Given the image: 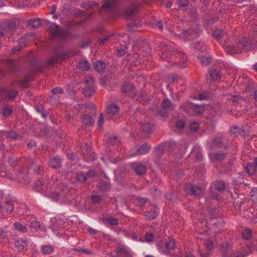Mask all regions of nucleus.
<instances>
[{"label":"nucleus","mask_w":257,"mask_h":257,"mask_svg":"<svg viewBox=\"0 0 257 257\" xmlns=\"http://www.w3.org/2000/svg\"><path fill=\"white\" fill-rule=\"evenodd\" d=\"M159 55L163 60L169 62V59L172 57V60L175 59V64L180 67H185L187 65V56L181 51H177L176 45L172 42L160 44Z\"/></svg>","instance_id":"obj_1"},{"label":"nucleus","mask_w":257,"mask_h":257,"mask_svg":"<svg viewBox=\"0 0 257 257\" xmlns=\"http://www.w3.org/2000/svg\"><path fill=\"white\" fill-rule=\"evenodd\" d=\"M35 188L38 192L54 201L65 198L69 192L68 189L63 185L59 186L57 189L53 190L51 186V182L45 185L40 180L35 182Z\"/></svg>","instance_id":"obj_2"},{"label":"nucleus","mask_w":257,"mask_h":257,"mask_svg":"<svg viewBox=\"0 0 257 257\" xmlns=\"http://www.w3.org/2000/svg\"><path fill=\"white\" fill-rule=\"evenodd\" d=\"M184 111L189 114L198 115L204 111V106L202 105L194 104L190 102H187L180 106Z\"/></svg>","instance_id":"obj_3"},{"label":"nucleus","mask_w":257,"mask_h":257,"mask_svg":"<svg viewBox=\"0 0 257 257\" xmlns=\"http://www.w3.org/2000/svg\"><path fill=\"white\" fill-rule=\"evenodd\" d=\"M225 188V184L224 182L220 181L216 182L213 186L211 187V190L210 192V197L217 199L219 197V194L216 192H222Z\"/></svg>","instance_id":"obj_4"},{"label":"nucleus","mask_w":257,"mask_h":257,"mask_svg":"<svg viewBox=\"0 0 257 257\" xmlns=\"http://www.w3.org/2000/svg\"><path fill=\"white\" fill-rule=\"evenodd\" d=\"M200 34V30L198 28L196 29H187L183 30L180 33L181 38L185 40H190L198 37Z\"/></svg>","instance_id":"obj_5"},{"label":"nucleus","mask_w":257,"mask_h":257,"mask_svg":"<svg viewBox=\"0 0 257 257\" xmlns=\"http://www.w3.org/2000/svg\"><path fill=\"white\" fill-rule=\"evenodd\" d=\"M175 247V242L174 239H169L166 240L164 244V248L160 246L159 250L160 252L165 255H170L172 251Z\"/></svg>","instance_id":"obj_6"},{"label":"nucleus","mask_w":257,"mask_h":257,"mask_svg":"<svg viewBox=\"0 0 257 257\" xmlns=\"http://www.w3.org/2000/svg\"><path fill=\"white\" fill-rule=\"evenodd\" d=\"M18 94V91L14 89H0V96L4 99H13Z\"/></svg>","instance_id":"obj_7"},{"label":"nucleus","mask_w":257,"mask_h":257,"mask_svg":"<svg viewBox=\"0 0 257 257\" xmlns=\"http://www.w3.org/2000/svg\"><path fill=\"white\" fill-rule=\"evenodd\" d=\"M18 135L14 131H0V140L7 141H11L16 140L17 138Z\"/></svg>","instance_id":"obj_8"},{"label":"nucleus","mask_w":257,"mask_h":257,"mask_svg":"<svg viewBox=\"0 0 257 257\" xmlns=\"http://www.w3.org/2000/svg\"><path fill=\"white\" fill-rule=\"evenodd\" d=\"M131 168L137 175H143L146 173V167L141 163L133 162L131 164Z\"/></svg>","instance_id":"obj_9"},{"label":"nucleus","mask_w":257,"mask_h":257,"mask_svg":"<svg viewBox=\"0 0 257 257\" xmlns=\"http://www.w3.org/2000/svg\"><path fill=\"white\" fill-rule=\"evenodd\" d=\"M220 250L223 257H231L233 255L231 246L227 242L222 243L220 246Z\"/></svg>","instance_id":"obj_10"},{"label":"nucleus","mask_w":257,"mask_h":257,"mask_svg":"<svg viewBox=\"0 0 257 257\" xmlns=\"http://www.w3.org/2000/svg\"><path fill=\"white\" fill-rule=\"evenodd\" d=\"M159 213V209L158 207L154 206L151 208L150 210L146 211L145 217L149 220L154 219L156 218Z\"/></svg>","instance_id":"obj_11"},{"label":"nucleus","mask_w":257,"mask_h":257,"mask_svg":"<svg viewBox=\"0 0 257 257\" xmlns=\"http://www.w3.org/2000/svg\"><path fill=\"white\" fill-rule=\"evenodd\" d=\"M249 44L248 41L245 38H242L239 39L236 44L237 48L239 49V53L241 52L242 50L248 51L249 50V48H248Z\"/></svg>","instance_id":"obj_12"},{"label":"nucleus","mask_w":257,"mask_h":257,"mask_svg":"<svg viewBox=\"0 0 257 257\" xmlns=\"http://www.w3.org/2000/svg\"><path fill=\"white\" fill-rule=\"evenodd\" d=\"M62 162L61 158L56 157L50 159L49 165L52 169H58L60 168Z\"/></svg>","instance_id":"obj_13"},{"label":"nucleus","mask_w":257,"mask_h":257,"mask_svg":"<svg viewBox=\"0 0 257 257\" xmlns=\"http://www.w3.org/2000/svg\"><path fill=\"white\" fill-rule=\"evenodd\" d=\"M27 36H28V34H27L26 37H23L19 40V42H18L19 45H18L16 47H14L12 49V50L11 51L12 54H14L16 52L20 51L22 49V48L26 46V42H27L26 37H27Z\"/></svg>","instance_id":"obj_14"},{"label":"nucleus","mask_w":257,"mask_h":257,"mask_svg":"<svg viewBox=\"0 0 257 257\" xmlns=\"http://www.w3.org/2000/svg\"><path fill=\"white\" fill-rule=\"evenodd\" d=\"M118 257H132V254L124 246H118L116 248Z\"/></svg>","instance_id":"obj_15"},{"label":"nucleus","mask_w":257,"mask_h":257,"mask_svg":"<svg viewBox=\"0 0 257 257\" xmlns=\"http://www.w3.org/2000/svg\"><path fill=\"white\" fill-rule=\"evenodd\" d=\"M171 143H165L158 146L154 151V154L157 156L162 155L165 149L170 145H172Z\"/></svg>","instance_id":"obj_16"},{"label":"nucleus","mask_w":257,"mask_h":257,"mask_svg":"<svg viewBox=\"0 0 257 257\" xmlns=\"http://www.w3.org/2000/svg\"><path fill=\"white\" fill-rule=\"evenodd\" d=\"M134 87L132 83L128 82H124L122 84L121 87V91L125 93L126 95L134 92Z\"/></svg>","instance_id":"obj_17"},{"label":"nucleus","mask_w":257,"mask_h":257,"mask_svg":"<svg viewBox=\"0 0 257 257\" xmlns=\"http://www.w3.org/2000/svg\"><path fill=\"white\" fill-rule=\"evenodd\" d=\"M102 221L106 226H108V225H117L119 223L118 220L113 217H109L103 218Z\"/></svg>","instance_id":"obj_18"},{"label":"nucleus","mask_w":257,"mask_h":257,"mask_svg":"<svg viewBox=\"0 0 257 257\" xmlns=\"http://www.w3.org/2000/svg\"><path fill=\"white\" fill-rule=\"evenodd\" d=\"M29 160L30 161L29 162L31 163L32 166H34V170L35 172L40 175L43 174L44 172V168L43 166L41 165L36 164L35 160L31 158L29 159Z\"/></svg>","instance_id":"obj_19"},{"label":"nucleus","mask_w":257,"mask_h":257,"mask_svg":"<svg viewBox=\"0 0 257 257\" xmlns=\"http://www.w3.org/2000/svg\"><path fill=\"white\" fill-rule=\"evenodd\" d=\"M250 252L248 250L247 246L246 248H241L238 250H236L235 252L233 253V255L234 257H246L247 256Z\"/></svg>","instance_id":"obj_20"},{"label":"nucleus","mask_w":257,"mask_h":257,"mask_svg":"<svg viewBox=\"0 0 257 257\" xmlns=\"http://www.w3.org/2000/svg\"><path fill=\"white\" fill-rule=\"evenodd\" d=\"M223 47L226 53L229 55L239 53V49L237 48L236 45L235 46L223 45Z\"/></svg>","instance_id":"obj_21"},{"label":"nucleus","mask_w":257,"mask_h":257,"mask_svg":"<svg viewBox=\"0 0 257 257\" xmlns=\"http://www.w3.org/2000/svg\"><path fill=\"white\" fill-rule=\"evenodd\" d=\"M210 158L212 161H220L225 158V154L221 152H216L214 154H210Z\"/></svg>","instance_id":"obj_22"},{"label":"nucleus","mask_w":257,"mask_h":257,"mask_svg":"<svg viewBox=\"0 0 257 257\" xmlns=\"http://www.w3.org/2000/svg\"><path fill=\"white\" fill-rule=\"evenodd\" d=\"M117 2V0H107L102 6V9L111 10L115 7Z\"/></svg>","instance_id":"obj_23"},{"label":"nucleus","mask_w":257,"mask_h":257,"mask_svg":"<svg viewBox=\"0 0 257 257\" xmlns=\"http://www.w3.org/2000/svg\"><path fill=\"white\" fill-rule=\"evenodd\" d=\"M82 122L84 125L91 126L94 124V120L91 116L85 114L82 117Z\"/></svg>","instance_id":"obj_24"},{"label":"nucleus","mask_w":257,"mask_h":257,"mask_svg":"<svg viewBox=\"0 0 257 257\" xmlns=\"http://www.w3.org/2000/svg\"><path fill=\"white\" fill-rule=\"evenodd\" d=\"M15 246L19 250H21L27 246V241L26 240L20 239H17L15 241Z\"/></svg>","instance_id":"obj_25"},{"label":"nucleus","mask_w":257,"mask_h":257,"mask_svg":"<svg viewBox=\"0 0 257 257\" xmlns=\"http://www.w3.org/2000/svg\"><path fill=\"white\" fill-rule=\"evenodd\" d=\"M253 233L251 229L245 228L241 231V236L243 239L248 240L252 236Z\"/></svg>","instance_id":"obj_26"},{"label":"nucleus","mask_w":257,"mask_h":257,"mask_svg":"<svg viewBox=\"0 0 257 257\" xmlns=\"http://www.w3.org/2000/svg\"><path fill=\"white\" fill-rule=\"evenodd\" d=\"M105 66V63L100 60L97 61L94 63L95 69L99 72H104Z\"/></svg>","instance_id":"obj_27"},{"label":"nucleus","mask_w":257,"mask_h":257,"mask_svg":"<svg viewBox=\"0 0 257 257\" xmlns=\"http://www.w3.org/2000/svg\"><path fill=\"white\" fill-rule=\"evenodd\" d=\"M95 90L93 86H87L83 88V94L85 96L91 97L94 93Z\"/></svg>","instance_id":"obj_28"},{"label":"nucleus","mask_w":257,"mask_h":257,"mask_svg":"<svg viewBox=\"0 0 257 257\" xmlns=\"http://www.w3.org/2000/svg\"><path fill=\"white\" fill-rule=\"evenodd\" d=\"M99 190L102 191H106L110 188V184L107 181L100 180L98 184Z\"/></svg>","instance_id":"obj_29"},{"label":"nucleus","mask_w":257,"mask_h":257,"mask_svg":"<svg viewBox=\"0 0 257 257\" xmlns=\"http://www.w3.org/2000/svg\"><path fill=\"white\" fill-rule=\"evenodd\" d=\"M150 150V146L144 144L142 145L137 150L135 155H144L148 153Z\"/></svg>","instance_id":"obj_30"},{"label":"nucleus","mask_w":257,"mask_h":257,"mask_svg":"<svg viewBox=\"0 0 257 257\" xmlns=\"http://www.w3.org/2000/svg\"><path fill=\"white\" fill-rule=\"evenodd\" d=\"M193 47L195 49L201 52L206 51L207 50V45L203 42L195 43Z\"/></svg>","instance_id":"obj_31"},{"label":"nucleus","mask_w":257,"mask_h":257,"mask_svg":"<svg viewBox=\"0 0 257 257\" xmlns=\"http://www.w3.org/2000/svg\"><path fill=\"white\" fill-rule=\"evenodd\" d=\"M192 155L194 156L196 160L200 161L202 160V153L200 147H194L191 152Z\"/></svg>","instance_id":"obj_32"},{"label":"nucleus","mask_w":257,"mask_h":257,"mask_svg":"<svg viewBox=\"0 0 257 257\" xmlns=\"http://www.w3.org/2000/svg\"><path fill=\"white\" fill-rule=\"evenodd\" d=\"M77 67L82 71H87L90 68V65L87 61H81L77 64Z\"/></svg>","instance_id":"obj_33"},{"label":"nucleus","mask_w":257,"mask_h":257,"mask_svg":"<svg viewBox=\"0 0 257 257\" xmlns=\"http://www.w3.org/2000/svg\"><path fill=\"white\" fill-rule=\"evenodd\" d=\"M14 205L11 200H7L5 202L4 206V209L6 210L7 213H11L13 211Z\"/></svg>","instance_id":"obj_34"},{"label":"nucleus","mask_w":257,"mask_h":257,"mask_svg":"<svg viewBox=\"0 0 257 257\" xmlns=\"http://www.w3.org/2000/svg\"><path fill=\"white\" fill-rule=\"evenodd\" d=\"M162 108L165 110H171L174 108V106L172 105L171 101L169 99L165 98L162 103Z\"/></svg>","instance_id":"obj_35"},{"label":"nucleus","mask_w":257,"mask_h":257,"mask_svg":"<svg viewBox=\"0 0 257 257\" xmlns=\"http://www.w3.org/2000/svg\"><path fill=\"white\" fill-rule=\"evenodd\" d=\"M14 228L18 232L21 233H25L27 231V228L25 225L20 222H15L13 224Z\"/></svg>","instance_id":"obj_36"},{"label":"nucleus","mask_w":257,"mask_h":257,"mask_svg":"<svg viewBox=\"0 0 257 257\" xmlns=\"http://www.w3.org/2000/svg\"><path fill=\"white\" fill-rule=\"evenodd\" d=\"M57 37L62 39H67L71 37V34L69 31L62 29L60 30Z\"/></svg>","instance_id":"obj_37"},{"label":"nucleus","mask_w":257,"mask_h":257,"mask_svg":"<svg viewBox=\"0 0 257 257\" xmlns=\"http://www.w3.org/2000/svg\"><path fill=\"white\" fill-rule=\"evenodd\" d=\"M225 34V32L222 29H216L213 33V37L218 41H220Z\"/></svg>","instance_id":"obj_38"},{"label":"nucleus","mask_w":257,"mask_h":257,"mask_svg":"<svg viewBox=\"0 0 257 257\" xmlns=\"http://www.w3.org/2000/svg\"><path fill=\"white\" fill-rule=\"evenodd\" d=\"M257 168L252 163L247 164L245 169L246 173L249 175H253L256 171Z\"/></svg>","instance_id":"obj_39"},{"label":"nucleus","mask_w":257,"mask_h":257,"mask_svg":"<svg viewBox=\"0 0 257 257\" xmlns=\"http://www.w3.org/2000/svg\"><path fill=\"white\" fill-rule=\"evenodd\" d=\"M41 250L44 254H49L53 252L54 248L51 245H45L41 246Z\"/></svg>","instance_id":"obj_40"},{"label":"nucleus","mask_w":257,"mask_h":257,"mask_svg":"<svg viewBox=\"0 0 257 257\" xmlns=\"http://www.w3.org/2000/svg\"><path fill=\"white\" fill-rule=\"evenodd\" d=\"M119 111V107L116 104H111L107 107V111L109 114L114 115Z\"/></svg>","instance_id":"obj_41"},{"label":"nucleus","mask_w":257,"mask_h":257,"mask_svg":"<svg viewBox=\"0 0 257 257\" xmlns=\"http://www.w3.org/2000/svg\"><path fill=\"white\" fill-rule=\"evenodd\" d=\"M210 75L211 79L216 81L220 78L221 73L219 70L214 69L210 72Z\"/></svg>","instance_id":"obj_42"},{"label":"nucleus","mask_w":257,"mask_h":257,"mask_svg":"<svg viewBox=\"0 0 257 257\" xmlns=\"http://www.w3.org/2000/svg\"><path fill=\"white\" fill-rule=\"evenodd\" d=\"M202 189L200 187L192 185L190 187L191 194L194 196H197L201 194Z\"/></svg>","instance_id":"obj_43"},{"label":"nucleus","mask_w":257,"mask_h":257,"mask_svg":"<svg viewBox=\"0 0 257 257\" xmlns=\"http://www.w3.org/2000/svg\"><path fill=\"white\" fill-rule=\"evenodd\" d=\"M30 227L32 231H38L40 230V222L37 220L32 221L31 222Z\"/></svg>","instance_id":"obj_44"},{"label":"nucleus","mask_w":257,"mask_h":257,"mask_svg":"<svg viewBox=\"0 0 257 257\" xmlns=\"http://www.w3.org/2000/svg\"><path fill=\"white\" fill-rule=\"evenodd\" d=\"M198 59L203 65L207 66L210 63L212 58L210 57H204L203 56H201L198 57Z\"/></svg>","instance_id":"obj_45"},{"label":"nucleus","mask_w":257,"mask_h":257,"mask_svg":"<svg viewBox=\"0 0 257 257\" xmlns=\"http://www.w3.org/2000/svg\"><path fill=\"white\" fill-rule=\"evenodd\" d=\"M247 246L249 252L257 251V239H253V240Z\"/></svg>","instance_id":"obj_46"},{"label":"nucleus","mask_w":257,"mask_h":257,"mask_svg":"<svg viewBox=\"0 0 257 257\" xmlns=\"http://www.w3.org/2000/svg\"><path fill=\"white\" fill-rule=\"evenodd\" d=\"M49 30L53 36L57 37L60 30L58 25L53 24L49 27Z\"/></svg>","instance_id":"obj_47"},{"label":"nucleus","mask_w":257,"mask_h":257,"mask_svg":"<svg viewBox=\"0 0 257 257\" xmlns=\"http://www.w3.org/2000/svg\"><path fill=\"white\" fill-rule=\"evenodd\" d=\"M216 244V241L215 239H209L205 242L206 247L209 250L213 249Z\"/></svg>","instance_id":"obj_48"},{"label":"nucleus","mask_w":257,"mask_h":257,"mask_svg":"<svg viewBox=\"0 0 257 257\" xmlns=\"http://www.w3.org/2000/svg\"><path fill=\"white\" fill-rule=\"evenodd\" d=\"M32 75L31 74L27 75L23 79L21 82V85L24 87L28 86L29 83L32 80Z\"/></svg>","instance_id":"obj_49"},{"label":"nucleus","mask_w":257,"mask_h":257,"mask_svg":"<svg viewBox=\"0 0 257 257\" xmlns=\"http://www.w3.org/2000/svg\"><path fill=\"white\" fill-rule=\"evenodd\" d=\"M30 25L33 28H36L39 27L41 25V21L39 19H32L29 21Z\"/></svg>","instance_id":"obj_50"},{"label":"nucleus","mask_w":257,"mask_h":257,"mask_svg":"<svg viewBox=\"0 0 257 257\" xmlns=\"http://www.w3.org/2000/svg\"><path fill=\"white\" fill-rule=\"evenodd\" d=\"M35 109L38 113L41 114L43 118L46 117L45 109L42 106L36 105L35 107Z\"/></svg>","instance_id":"obj_51"},{"label":"nucleus","mask_w":257,"mask_h":257,"mask_svg":"<svg viewBox=\"0 0 257 257\" xmlns=\"http://www.w3.org/2000/svg\"><path fill=\"white\" fill-rule=\"evenodd\" d=\"M53 93L52 97L56 98L57 96L59 97L58 94H61L63 92L62 88L61 87H55L52 90Z\"/></svg>","instance_id":"obj_52"},{"label":"nucleus","mask_w":257,"mask_h":257,"mask_svg":"<svg viewBox=\"0 0 257 257\" xmlns=\"http://www.w3.org/2000/svg\"><path fill=\"white\" fill-rule=\"evenodd\" d=\"M136 201V203L138 204V206L140 207H143L145 205L147 201V199L146 198L139 197H137Z\"/></svg>","instance_id":"obj_53"},{"label":"nucleus","mask_w":257,"mask_h":257,"mask_svg":"<svg viewBox=\"0 0 257 257\" xmlns=\"http://www.w3.org/2000/svg\"><path fill=\"white\" fill-rule=\"evenodd\" d=\"M77 179L81 183H84L87 179L85 174L84 173H79L77 175Z\"/></svg>","instance_id":"obj_54"},{"label":"nucleus","mask_w":257,"mask_h":257,"mask_svg":"<svg viewBox=\"0 0 257 257\" xmlns=\"http://www.w3.org/2000/svg\"><path fill=\"white\" fill-rule=\"evenodd\" d=\"M12 113V109L9 106H5L3 110V114L5 116H8L10 115Z\"/></svg>","instance_id":"obj_55"},{"label":"nucleus","mask_w":257,"mask_h":257,"mask_svg":"<svg viewBox=\"0 0 257 257\" xmlns=\"http://www.w3.org/2000/svg\"><path fill=\"white\" fill-rule=\"evenodd\" d=\"M9 234V232L6 229L0 228V236L1 238L3 239L8 238Z\"/></svg>","instance_id":"obj_56"},{"label":"nucleus","mask_w":257,"mask_h":257,"mask_svg":"<svg viewBox=\"0 0 257 257\" xmlns=\"http://www.w3.org/2000/svg\"><path fill=\"white\" fill-rule=\"evenodd\" d=\"M142 127L143 132H146V133H150L151 131V125L148 123L143 124Z\"/></svg>","instance_id":"obj_57"},{"label":"nucleus","mask_w":257,"mask_h":257,"mask_svg":"<svg viewBox=\"0 0 257 257\" xmlns=\"http://www.w3.org/2000/svg\"><path fill=\"white\" fill-rule=\"evenodd\" d=\"M8 162L12 167H15L18 163V159L14 157H10Z\"/></svg>","instance_id":"obj_58"},{"label":"nucleus","mask_w":257,"mask_h":257,"mask_svg":"<svg viewBox=\"0 0 257 257\" xmlns=\"http://www.w3.org/2000/svg\"><path fill=\"white\" fill-rule=\"evenodd\" d=\"M154 236L152 233H147L145 235V240L147 242H150L154 240Z\"/></svg>","instance_id":"obj_59"},{"label":"nucleus","mask_w":257,"mask_h":257,"mask_svg":"<svg viewBox=\"0 0 257 257\" xmlns=\"http://www.w3.org/2000/svg\"><path fill=\"white\" fill-rule=\"evenodd\" d=\"M199 127V124L196 122H193L190 124V130L193 132L197 131Z\"/></svg>","instance_id":"obj_60"},{"label":"nucleus","mask_w":257,"mask_h":257,"mask_svg":"<svg viewBox=\"0 0 257 257\" xmlns=\"http://www.w3.org/2000/svg\"><path fill=\"white\" fill-rule=\"evenodd\" d=\"M8 28L11 30L14 31L17 29V25L14 21H10L8 24Z\"/></svg>","instance_id":"obj_61"},{"label":"nucleus","mask_w":257,"mask_h":257,"mask_svg":"<svg viewBox=\"0 0 257 257\" xmlns=\"http://www.w3.org/2000/svg\"><path fill=\"white\" fill-rule=\"evenodd\" d=\"M58 59L56 57H52L50 58L46 62V65L47 66H50L55 63Z\"/></svg>","instance_id":"obj_62"},{"label":"nucleus","mask_w":257,"mask_h":257,"mask_svg":"<svg viewBox=\"0 0 257 257\" xmlns=\"http://www.w3.org/2000/svg\"><path fill=\"white\" fill-rule=\"evenodd\" d=\"M104 123V116L103 114H101L99 117V119L97 122V125L99 128L102 127Z\"/></svg>","instance_id":"obj_63"},{"label":"nucleus","mask_w":257,"mask_h":257,"mask_svg":"<svg viewBox=\"0 0 257 257\" xmlns=\"http://www.w3.org/2000/svg\"><path fill=\"white\" fill-rule=\"evenodd\" d=\"M178 4L180 7H185L188 5L189 2L188 0H178Z\"/></svg>","instance_id":"obj_64"}]
</instances>
